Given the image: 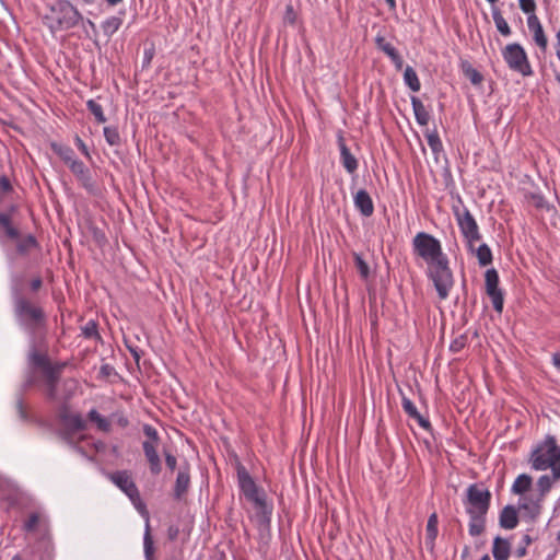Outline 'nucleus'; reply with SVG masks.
I'll return each mask as SVG.
<instances>
[{"instance_id": "393cba45", "label": "nucleus", "mask_w": 560, "mask_h": 560, "mask_svg": "<svg viewBox=\"0 0 560 560\" xmlns=\"http://www.w3.org/2000/svg\"><path fill=\"white\" fill-rule=\"evenodd\" d=\"M45 376V385H46V396L49 400H57V385L60 380L59 376L52 373V371L49 369L44 373Z\"/></svg>"}, {"instance_id": "f8f14e48", "label": "nucleus", "mask_w": 560, "mask_h": 560, "mask_svg": "<svg viewBox=\"0 0 560 560\" xmlns=\"http://www.w3.org/2000/svg\"><path fill=\"white\" fill-rule=\"evenodd\" d=\"M544 500L537 495H525L518 502V510L522 513V517L535 522L541 513Z\"/></svg>"}, {"instance_id": "aec40b11", "label": "nucleus", "mask_w": 560, "mask_h": 560, "mask_svg": "<svg viewBox=\"0 0 560 560\" xmlns=\"http://www.w3.org/2000/svg\"><path fill=\"white\" fill-rule=\"evenodd\" d=\"M401 406H402V409L412 419H415L418 424L423 428L424 430H431V423L428 419H425L424 417H422L419 411L417 410V407L413 405V402L407 398V397H402L401 399Z\"/></svg>"}, {"instance_id": "052dcab7", "label": "nucleus", "mask_w": 560, "mask_h": 560, "mask_svg": "<svg viewBox=\"0 0 560 560\" xmlns=\"http://www.w3.org/2000/svg\"><path fill=\"white\" fill-rule=\"evenodd\" d=\"M179 528L177 526H170L167 529V537L170 540H175L178 537Z\"/></svg>"}, {"instance_id": "de8ad7c7", "label": "nucleus", "mask_w": 560, "mask_h": 560, "mask_svg": "<svg viewBox=\"0 0 560 560\" xmlns=\"http://www.w3.org/2000/svg\"><path fill=\"white\" fill-rule=\"evenodd\" d=\"M521 10L528 15H536V2L535 0H518Z\"/></svg>"}, {"instance_id": "a211bd4d", "label": "nucleus", "mask_w": 560, "mask_h": 560, "mask_svg": "<svg viewBox=\"0 0 560 560\" xmlns=\"http://www.w3.org/2000/svg\"><path fill=\"white\" fill-rule=\"evenodd\" d=\"M158 446L151 443H142L144 456L149 463L150 472L158 476L162 471V464L158 454Z\"/></svg>"}, {"instance_id": "13d9d810", "label": "nucleus", "mask_w": 560, "mask_h": 560, "mask_svg": "<svg viewBox=\"0 0 560 560\" xmlns=\"http://www.w3.org/2000/svg\"><path fill=\"white\" fill-rule=\"evenodd\" d=\"M75 143L79 148V150L86 156V158H90V152H89V149L86 147V144L82 141V139L80 137H75Z\"/></svg>"}, {"instance_id": "58836bf2", "label": "nucleus", "mask_w": 560, "mask_h": 560, "mask_svg": "<svg viewBox=\"0 0 560 560\" xmlns=\"http://www.w3.org/2000/svg\"><path fill=\"white\" fill-rule=\"evenodd\" d=\"M104 137L106 142L112 147H118L121 143V138L117 127L107 126L104 128Z\"/></svg>"}, {"instance_id": "6ab92c4d", "label": "nucleus", "mask_w": 560, "mask_h": 560, "mask_svg": "<svg viewBox=\"0 0 560 560\" xmlns=\"http://www.w3.org/2000/svg\"><path fill=\"white\" fill-rule=\"evenodd\" d=\"M354 206L364 217H371L374 212V205L371 196L365 189H360L354 195Z\"/></svg>"}, {"instance_id": "338daca9", "label": "nucleus", "mask_w": 560, "mask_h": 560, "mask_svg": "<svg viewBox=\"0 0 560 560\" xmlns=\"http://www.w3.org/2000/svg\"><path fill=\"white\" fill-rule=\"evenodd\" d=\"M553 479H560V459L557 467H553Z\"/></svg>"}, {"instance_id": "f3484780", "label": "nucleus", "mask_w": 560, "mask_h": 560, "mask_svg": "<svg viewBox=\"0 0 560 560\" xmlns=\"http://www.w3.org/2000/svg\"><path fill=\"white\" fill-rule=\"evenodd\" d=\"M338 147L340 150V162L342 166L349 174H353L358 170L359 163L347 147L342 135L338 136Z\"/></svg>"}, {"instance_id": "b1692460", "label": "nucleus", "mask_w": 560, "mask_h": 560, "mask_svg": "<svg viewBox=\"0 0 560 560\" xmlns=\"http://www.w3.org/2000/svg\"><path fill=\"white\" fill-rule=\"evenodd\" d=\"M438 524H439L438 514L432 513L428 518L427 528H425V532H427L425 545L431 550L434 548V541L438 536Z\"/></svg>"}, {"instance_id": "7ed1b4c3", "label": "nucleus", "mask_w": 560, "mask_h": 560, "mask_svg": "<svg viewBox=\"0 0 560 560\" xmlns=\"http://www.w3.org/2000/svg\"><path fill=\"white\" fill-rule=\"evenodd\" d=\"M13 313L21 327L31 334L46 327L47 315L44 308L32 301L18 285L11 288Z\"/></svg>"}, {"instance_id": "c756f323", "label": "nucleus", "mask_w": 560, "mask_h": 560, "mask_svg": "<svg viewBox=\"0 0 560 560\" xmlns=\"http://www.w3.org/2000/svg\"><path fill=\"white\" fill-rule=\"evenodd\" d=\"M492 18H493V22L495 24L498 32L502 36H505V37L510 36L511 28H510L508 22L505 21V19L503 18L499 8L492 7Z\"/></svg>"}, {"instance_id": "37998d69", "label": "nucleus", "mask_w": 560, "mask_h": 560, "mask_svg": "<svg viewBox=\"0 0 560 560\" xmlns=\"http://www.w3.org/2000/svg\"><path fill=\"white\" fill-rule=\"evenodd\" d=\"M143 433L147 436V440L143 443H151L152 445L160 444V436L155 428L150 424L143 425Z\"/></svg>"}, {"instance_id": "2eb2a0df", "label": "nucleus", "mask_w": 560, "mask_h": 560, "mask_svg": "<svg viewBox=\"0 0 560 560\" xmlns=\"http://www.w3.org/2000/svg\"><path fill=\"white\" fill-rule=\"evenodd\" d=\"M527 26L533 34V39L535 44L541 49L542 52H546L548 47V39L538 16L528 15Z\"/></svg>"}, {"instance_id": "69168bd1", "label": "nucleus", "mask_w": 560, "mask_h": 560, "mask_svg": "<svg viewBox=\"0 0 560 560\" xmlns=\"http://www.w3.org/2000/svg\"><path fill=\"white\" fill-rule=\"evenodd\" d=\"M552 362L555 366L560 370V352H557L552 355Z\"/></svg>"}, {"instance_id": "20e7f679", "label": "nucleus", "mask_w": 560, "mask_h": 560, "mask_svg": "<svg viewBox=\"0 0 560 560\" xmlns=\"http://www.w3.org/2000/svg\"><path fill=\"white\" fill-rule=\"evenodd\" d=\"M237 481L242 494L247 501L254 504L257 515L262 522H269L272 508L267 504L266 493L264 489L259 488L247 469L241 464H237Z\"/></svg>"}, {"instance_id": "bf43d9fd", "label": "nucleus", "mask_w": 560, "mask_h": 560, "mask_svg": "<svg viewBox=\"0 0 560 560\" xmlns=\"http://www.w3.org/2000/svg\"><path fill=\"white\" fill-rule=\"evenodd\" d=\"M30 287H31V290L33 292H37L42 287H43V280L42 278L38 276L36 278H34L31 283H30Z\"/></svg>"}, {"instance_id": "7c9ffc66", "label": "nucleus", "mask_w": 560, "mask_h": 560, "mask_svg": "<svg viewBox=\"0 0 560 560\" xmlns=\"http://www.w3.org/2000/svg\"><path fill=\"white\" fill-rule=\"evenodd\" d=\"M36 248H39V244L36 237L31 234L19 240L16 244V250L20 255H27L32 249Z\"/></svg>"}, {"instance_id": "473e14b6", "label": "nucleus", "mask_w": 560, "mask_h": 560, "mask_svg": "<svg viewBox=\"0 0 560 560\" xmlns=\"http://www.w3.org/2000/svg\"><path fill=\"white\" fill-rule=\"evenodd\" d=\"M404 81H405L406 85L412 92L420 91V88H421L420 80L418 78L416 70L412 67H410V66L406 67L405 71H404Z\"/></svg>"}, {"instance_id": "4d7b16f0", "label": "nucleus", "mask_w": 560, "mask_h": 560, "mask_svg": "<svg viewBox=\"0 0 560 560\" xmlns=\"http://www.w3.org/2000/svg\"><path fill=\"white\" fill-rule=\"evenodd\" d=\"M67 366V362H59L56 364L50 363V370L54 374L60 377L62 370Z\"/></svg>"}, {"instance_id": "864d4df0", "label": "nucleus", "mask_w": 560, "mask_h": 560, "mask_svg": "<svg viewBox=\"0 0 560 560\" xmlns=\"http://www.w3.org/2000/svg\"><path fill=\"white\" fill-rule=\"evenodd\" d=\"M115 421L120 428H126L129 424V420L122 413H113L110 416V422Z\"/></svg>"}, {"instance_id": "c03bdc74", "label": "nucleus", "mask_w": 560, "mask_h": 560, "mask_svg": "<svg viewBox=\"0 0 560 560\" xmlns=\"http://www.w3.org/2000/svg\"><path fill=\"white\" fill-rule=\"evenodd\" d=\"M82 334L85 338H101L97 331V324L94 320L88 322L82 327Z\"/></svg>"}, {"instance_id": "ddd939ff", "label": "nucleus", "mask_w": 560, "mask_h": 560, "mask_svg": "<svg viewBox=\"0 0 560 560\" xmlns=\"http://www.w3.org/2000/svg\"><path fill=\"white\" fill-rule=\"evenodd\" d=\"M72 174L75 176L81 186L90 194H95L97 187L92 179V175L90 170L84 165V163L80 160H75L69 166Z\"/></svg>"}, {"instance_id": "9d476101", "label": "nucleus", "mask_w": 560, "mask_h": 560, "mask_svg": "<svg viewBox=\"0 0 560 560\" xmlns=\"http://www.w3.org/2000/svg\"><path fill=\"white\" fill-rule=\"evenodd\" d=\"M454 215L469 250H474V244L481 240L479 226L475 218L467 208H463L462 210L456 208Z\"/></svg>"}, {"instance_id": "f704fd0d", "label": "nucleus", "mask_w": 560, "mask_h": 560, "mask_svg": "<svg viewBox=\"0 0 560 560\" xmlns=\"http://www.w3.org/2000/svg\"><path fill=\"white\" fill-rule=\"evenodd\" d=\"M0 226L4 230L7 236L11 240H19L20 232L12 225L11 217L8 213H0Z\"/></svg>"}, {"instance_id": "412c9836", "label": "nucleus", "mask_w": 560, "mask_h": 560, "mask_svg": "<svg viewBox=\"0 0 560 560\" xmlns=\"http://www.w3.org/2000/svg\"><path fill=\"white\" fill-rule=\"evenodd\" d=\"M500 526L504 529H513L518 524L517 510L513 505H506L500 512Z\"/></svg>"}, {"instance_id": "cd10ccee", "label": "nucleus", "mask_w": 560, "mask_h": 560, "mask_svg": "<svg viewBox=\"0 0 560 560\" xmlns=\"http://www.w3.org/2000/svg\"><path fill=\"white\" fill-rule=\"evenodd\" d=\"M88 419L96 424V428L108 433L112 430L110 419L103 417L96 409H91L88 413Z\"/></svg>"}, {"instance_id": "774afa93", "label": "nucleus", "mask_w": 560, "mask_h": 560, "mask_svg": "<svg viewBox=\"0 0 560 560\" xmlns=\"http://www.w3.org/2000/svg\"><path fill=\"white\" fill-rule=\"evenodd\" d=\"M556 38H557V42L555 45V49H560V30L557 32Z\"/></svg>"}, {"instance_id": "ea45409f", "label": "nucleus", "mask_w": 560, "mask_h": 560, "mask_svg": "<svg viewBox=\"0 0 560 560\" xmlns=\"http://www.w3.org/2000/svg\"><path fill=\"white\" fill-rule=\"evenodd\" d=\"M353 259L355 268L363 280H368L370 277V267L362 256L358 253H353Z\"/></svg>"}, {"instance_id": "bb28decb", "label": "nucleus", "mask_w": 560, "mask_h": 560, "mask_svg": "<svg viewBox=\"0 0 560 560\" xmlns=\"http://www.w3.org/2000/svg\"><path fill=\"white\" fill-rule=\"evenodd\" d=\"M50 148L68 166L77 160L74 151L69 145L52 142Z\"/></svg>"}, {"instance_id": "09e8293b", "label": "nucleus", "mask_w": 560, "mask_h": 560, "mask_svg": "<svg viewBox=\"0 0 560 560\" xmlns=\"http://www.w3.org/2000/svg\"><path fill=\"white\" fill-rule=\"evenodd\" d=\"M117 372L115 368L108 363H104L100 368V377L101 378H110L112 376H116Z\"/></svg>"}, {"instance_id": "4468645a", "label": "nucleus", "mask_w": 560, "mask_h": 560, "mask_svg": "<svg viewBox=\"0 0 560 560\" xmlns=\"http://www.w3.org/2000/svg\"><path fill=\"white\" fill-rule=\"evenodd\" d=\"M190 487V467L189 464L185 463L177 472V477L174 485V499L183 500L187 494Z\"/></svg>"}, {"instance_id": "3c124183", "label": "nucleus", "mask_w": 560, "mask_h": 560, "mask_svg": "<svg viewBox=\"0 0 560 560\" xmlns=\"http://www.w3.org/2000/svg\"><path fill=\"white\" fill-rule=\"evenodd\" d=\"M296 19H298V13L295 12L293 5L288 4L285 8L284 16H283L284 22L293 25L296 22Z\"/></svg>"}, {"instance_id": "c85d7f7f", "label": "nucleus", "mask_w": 560, "mask_h": 560, "mask_svg": "<svg viewBox=\"0 0 560 560\" xmlns=\"http://www.w3.org/2000/svg\"><path fill=\"white\" fill-rule=\"evenodd\" d=\"M533 479L529 475H520L512 485V492L515 494H525L532 487Z\"/></svg>"}, {"instance_id": "e433bc0d", "label": "nucleus", "mask_w": 560, "mask_h": 560, "mask_svg": "<svg viewBox=\"0 0 560 560\" xmlns=\"http://www.w3.org/2000/svg\"><path fill=\"white\" fill-rule=\"evenodd\" d=\"M472 252L476 253L480 266L485 267L492 262V253L487 244H481L478 248L474 247Z\"/></svg>"}, {"instance_id": "2f4dec72", "label": "nucleus", "mask_w": 560, "mask_h": 560, "mask_svg": "<svg viewBox=\"0 0 560 560\" xmlns=\"http://www.w3.org/2000/svg\"><path fill=\"white\" fill-rule=\"evenodd\" d=\"M145 532L143 536V549H144V557L145 560H154V544L151 536V529H150V523H149V516L145 517Z\"/></svg>"}, {"instance_id": "8fccbe9b", "label": "nucleus", "mask_w": 560, "mask_h": 560, "mask_svg": "<svg viewBox=\"0 0 560 560\" xmlns=\"http://www.w3.org/2000/svg\"><path fill=\"white\" fill-rule=\"evenodd\" d=\"M532 538L529 535H524L522 539V545L515 550L516 557L523 558L527 553V547L532 544Z\"/></svg>"}, {"instance_id": "a18cd8bd", "label": "nucleus", "mask_w": 560, "mask_h": 560, "mask_svg": "<svg viewBox=\"0 0 560 560\" xmlns=\"http://www.w3.org/2000/svg\"><path fill=\"white\" fill-rule=\"evenodd\" d=\"M466 343H467V336L466 335H459L458 337H456L450 345V350L453 352V353H458L459 351H462L465 347H466Z\"/></svg>"}, {"instance_id": "6e6d98bb", "label": "nucleus", "mask_w": 560, "mask_h": 560, "mask_svg": "<svg viewBox=\"0 0 560 560\" xmlns=\"http://www.w3.org/2000/svg\"><path fill=\"white\" fill-rule=\"evenodd\" d=\"M0 189L3 191V192H9L12 190V185L9 180V178L7 176H1L0 177Z\"/></svg>"}, {"instance_id": "9b49d317", "label": "nucleus", "mask_w": 560, "mask_h": 560, "mask_svg": "<svg viewBox=\"0 0 560 560\" xmlns=\"http://www.w3.org/2000/svg\"><path fill=\"white\" fill-rule=\"evenodd\" d=\"M499 273L494 268L488 269L485 273L486 294L491 300L492 306L498 314L503 312L504 292L499 287Z\"/></svg>"}, {"instance_id": "f03ea898", "label": "nucleus", "mask_w": 560, "mask_h": 560, "mask_svg": "<svg viewBox=\"0 0 560 560\" xmlns=\"http://www.w3.org/2000/svg\"><path fill=\"white\" fill-rule=\"evenodd\" d=\"M491 492L482 483H471L463 500L469 515V535L479 536L486 528V515L490 509Z\"/></svg>"}, {"instance_id": "72a5a7b5", "label": "nucleus", "mask_w": 560, "mask_h": 560, "mask_svg": "<svg viewBox=\"0 0 560 560\" xmlns=\"http://www.w3.org/2000/svg\"><path fill=\"white\" fill-rule=\"evenodd\" d=\"M30 361L34 366L42 369L43 373L50 369V360L48 355L36 350H33L30 353Z\"/></svg>"}, {"instance_id": "79ce46f5", "label": "nucleus", "mask_w": 560, "mask_h": 560, "mask_svg": "<svg viewBox=\"0 0 560 560\" xmlns=\"http://www.w3.org/2000/svg\"><path fill=\"white\" fill-rule=\"evenodd\" d=\"M86 106H88V109L93 114V116L95 117L97 122L103 124L106 121V117L104 115L103 107L101 104H98L94 100H89L86 102Z\"/></svg>"}, {"instance_id": "5701e85b", "label": "nucleus", "mask_w": 560, "mask_h": 560, "mask_svg": "<svg viewBox=\"0 0 560 560\" xmlns=\"http://www.w3.org/2000/svg\"><path fill=\"white\" fill-rule=\"evenodd\" d=\"M411 105L417 122L420 126H427L430 120V114L423 103L417 96H411Z\"/></svg>"}, {"instance_id": "e2e57ef3", "label": "nucleus", "mask_w": 560, "mask_h": 560, "mask_svg": "<svg viewBox=\"0 0 560 560\" xmlns=\"http://www.w3.org/2000/svg\"><path fill=\"white\" fill-rule=\"evenodd\" d=\"M52 559H54L52 550L49 548H46L40 557V560H52Z\"/></svg>"}, {"instance_id": "603ef678", "label": "nucleus", "mask_w": 560, "mask_h": 560, "mask_svg": "<svg viewBox=\"0 0 560 560\" xmlns=\"http://www.w3.org/2000/svg\"><path fill=\"white\" fill-rule=\"evenodd\" d=\"M528 198L537 209H544L547 206V201L541 195L530 194Z\"/></svg>"}, {"instance_id": "f257e3e1", "label": "nucleus", "mask_w": 560, "mask_h": 560, "mask_svg": "<svg viewBox=\"0 0 560 560\" xmlns=\"http://www.w3.org/2000/svg\"><path fill=\"white\" fill-rule=\"evenodd\" d=\"M412 252L427 262V275L432 280L439 298L445 300L454 284V279L448 258L443 253L440 241L427 232H419L412 238Z\"/></svg>"}, {"instance_id": "0e129e2a", "label": "nucleus", "mask_w": 560, "mask_h": 560, "mask_svg": "<svg viewBox=\"0 0 560 560\" xmlns=\"http://www.w3.org/2000/svg\"><path fill=\"white\" fill-rule=\"evenodd\" d=\"M152 58H153V50H145L143 66H149L151 63Z\"/></svg>"}, {"instance_id": "0eeeda50", "label": "nucleus", "mask_w": 560, "mask_h": 560, "mask_svg": "<svg viewBox=\"0 0 560 560\" xmlns=\"http://www.w3.org/2000/svg\"><path fill=\"white\" fill-rule=\"evenodd\" d=\"M108 479L117 486L132 502L135 508L145 517H148V511L144 502L141 499L140 492L137 485L132 479V475L129 470H117L107 475Z\"/></svg>"}, {"instance_id": "dca6fc26", "label": "nucleus", "mask_w": 560, "mask_h": 560, "mask_svg": "<svg viewBox=\"0 0 560 560\" xmlns=\"http://www.w3.org/2000/svg\"><path fill=\"white\" fill-rule=\"evenodd\" d=\"M375 45H376L377 49L383 51L390 59V61L394 63V66L397 70H400L402 68V65H404L402 57L397 51V49L389 42H387L385 39L384 36L377 35L375 37Z\"/></svg>"}, {"instance_id": "c9c22d12", "label": "nucleus", "mask_w": 560, "mask_h": 560, "mask_svg": "<svg viewBox=\"0 0 560 560\" xmlns=\"http://www.w3.org/2000/svg\"><path fill=\"white\" fill-rule=\"evenodd\" d=\"M121 24L122 19L120 16H110L102 23L103 33L110 37L119 30Z\"/></svg>"}, {"instance_id": "5fc2aeb1", "label": "nucleus", "mask_w": 560, "mask_h": 560, "mask_svg": "<svg viewBox=\"0 0 560 560\" xmlns=\"http://www.w3.org/2000/svg\"><path fill=\"white\" fill-rule=\"evenodd\" d=\"M164 455H165V464H166L167 468L171 471H174L177 466V458L168 452H164Z\"/></svg>"}, {"instance_id": "1a4fd4ad", "label": "nucleus", "mask_w": 560, "mask_h": 560, "mask_svg": "<svg viewBox=\"0 0 560 560\" xmlns=\"http://www.w3.org/2000/svg\"><path fill=\"white\" fill-rule=\"evenodd\" d=\"M502 56L511 70L516 71L524 77L533 73L527 55L520 44L513 43L506 45L502 50Z\"/></svg>"}, {"instance_id": "423d86ee", "label": "nucleus", "mask_w": 560, "mask_h": 560, "mask_svg": "<svg viewBox=\"0 0 560 560\" xmlns=\"http://www.w3.org/2000/svg\"><path fill=\"white\" fill-rule=\"evenodd\" d=\"M560 460V446L553 435H547L545 440L539 443L530 454L532 467L535 470H546L557 467Z\"/></svg>"}, {"instance_id": "6e6552de", "label": "nucleus", "mask_w": 560, "mask_h": 560, "mask_svg": "<svg viewBox=\"0 0 560 560\" xmlns=\"http://www.w3.org/2000/svg\"><path fill=\"white\" fill-rule=\"evenodd\" d=\"M63 385L68 388V393L63 396V401L58 408V417L60 421L72 432L83 431L86 428L85 421L79 413H71L68 400L72 397L73 390L77 388L75 380H66Z\"/></svg>"}, {"instance_id": "49530a36", "label": "nucleus", "mask_w": 560, "mask_h": 560, "mask_svg": "<svg viewBox=\"0 0 560 560\" xmlns=\"http://www.w3.org/2000/svg\"><path fill=\"white\" fill-rule=\"evenodd\" d=\"M39 514L38 513H32L27 520L24 522V530L26 532H34L37 528V525L39 523Z\"/></svg>"}, {"instance_id": "a19ab883", "label": "nucleus", "mask_w": 560, "mask_h": 560, "mask_svg": "<svg viewBox=\"0 0 560 560\" xmlns=\"http://www.w3.org/2000/svg\"><path fill=\"white\" fill-rule=\"evenodd\" d=\"M425 138L433 153H440L443 150V144L436 130L428 132Z\"/></svg>"}, {"instance_id": "4be33fe9", "label": "nucleus", "mask_w": 560, "mask_h": 560, "mask_svg": "<svg viewBox=\"0 0 560 560\" xmlns=\"http://www.w3.org/2000/svg\"><path fill=\"white\" fill-rule=\"evenodd\" d=\"M511 553L509 540L498 536L493 540L492 555L495 560H508Z\"/></svg>"}, {"instance_id": "a878e982", "label": "nucleus", "mask_w": 560, "mask_h": 560, "mask_svg": "<svg viewBox=\"0 0 560 560\" xmlns=\"http://www.w3.org/2000/svg\"><path fill=\"white\" fill-rule=\"evenodd\" d=\"M460 70L463 74L471 82V84L480 85L482 83L483 75L477 69H475L469 61L462 60Z\"/></svg>"}, {"instance_id": "4c0bfd02", "label": "nucleus", "mask_w": 560, "mask_h": 560, "mask_svg": "<svg viewBox=\"0 0 560 560\" xmlns=\"http://www.w3.org/2000/svg\"><path fill=\"white\" fill-rule=\"evenodd\" d=\"M557 480L558 479H553V475L551 477L548 475L541 476L537 481V488L539 491L537 497H541L544 500L546 494L551 490L553 482Z\"/></svg>"}, {"instance_id": "39448f33", "label": "nucleus", "mask_w": 560, "mask_h": 560, "mask_svg": "<svg viewBox=\"0 0 560 560\" xmlns=\"http://www.w3.org/2000/svg\"><path fill=\"white\" fill-rule=\"evenodd\" d=\"M83 21L82 14L68 0H58L44 16L45 24L51 32L68 31Z\"/></svg>"}, {"instance_id": "680f3d73", "label": "nucleus", "mask_w": 560, "mask_h": 560, "mask_svg": "<svg viewBox=\"0 0 560 560\" xmlns=\"http://www.w3.org/2000/svg\"><path fill=\"white\" fill-rule=\"evenodd\" d=\"M16 408H18V411H19V415L22 419H26V411L24 409V405H23V401L21 399L18 400L16 402Z\"/></svg>"}]
</instances>
